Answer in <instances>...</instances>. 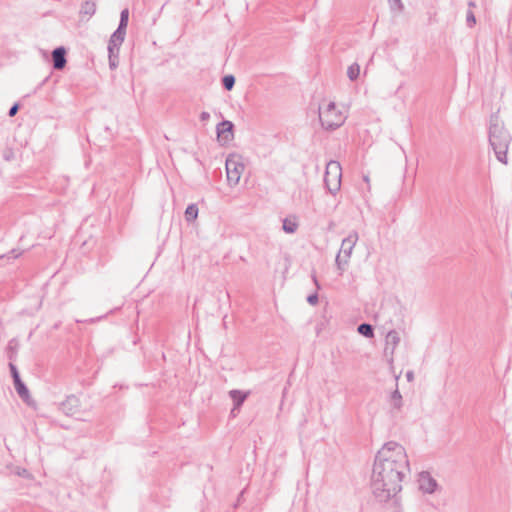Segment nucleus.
I'll use <instances>...</instances> for the list:
<instances>
[{"mask_svg": "<svg viewBox=\"0 0 512 512\" xmlns=\"http://www.w3.org/2000/svg\"><path fill=\"white\" fill-rule=\"evenodd\" d=\"M409 461L403 446L389 441L378 451L371 477V489L380 503L399 505L398 494L402 482L409 473Z\"/></svg>", "mask_w": 512, "mask_h": 512, "instance_id": "1", "label": "nucleus"}, {"mask_svg": "<svg viewBox=\"0 0 512 512\" xmlns=\"http://www.w3.org/2000/svg\"><path fill=\"white\" fill-rule=\"evenodd\" d=\"M489 143L497 160L507 164V151L511 143V135L497 114H493L489 121Z\"/></svg>", "mask_w": 512, "mask_h": 512, "instance_id": "2", "label": "nucleus"}, {"mask_svg": "<svg viewBox=\"0 0 512 512\" xmlns=\"http://www.w3.org/2000/svg\"><path fill=\"white\" fill-rule=\"evenodd\" d=\"M319 119L321 125L326 130H334L344 123V116L340 110L336 108L334 102H329L326 108L319 107Z\"/></svg>", "mask_w": 512, "mask_h": 512, "instance_id": "3", "label": "nucleus"}, {"mask_svg": "<svg viewBox=\"0 0 512 512\" xmlns=\"http://www.w3.org/2000/svg\"><path fill=\"white\" fill-rule=\"evenodd\" d=\"M357 241L358 234L355 231L351 232L346 238L342 240L341 248L335 260L337 268L340 271V275L344 272Z\"/></svg>", "mask_w": 512, "mask_h": 512, "instance_id": "4", "label": "nucleus"}, {"mask_svg": "<svg viewBox=\"0 0 512 512\" xmlns=\"http://www.w3.org/2000/svg\"><path fill=\"white\" fill-rule=\"evenodd\" d=\"M342 168L339 162L330 161L326 165L324 183L327 190L335 195L341 187Z\"/></svg>", "mask_w": 512, "mask_h": 512, "instance_id": "5", "label": "nucleus"}, {"mask_svg": "<svg viewBox=\"0 0 512 512\" xmlns=\"http://www.w3.org/2000/svg\"><path fill=\"white\" fill-rule=\"evenodd\" d=\"M244 171V165L237 155H230L226 159L227 181L230 185L235 186L239 183L240 177Z\"/></svg>", "mask_w": 512, "mask_h": 512, "instance_id": "6", "label": "nucleus"}, {"mask_svg": "<svg viewBox=\"0 0 512 512\" xmlns=\"http://www.w3.org/2000/svg\"><path fill=\"white\" fill-rule=\"evenodd\" d=\"M419 489L423 493L432 494L439 488L437 481L427 471H422L418 477Z\"/></svg>", "mask_w": 512, "mask_h": 512, "instance_id": "7", "label": "nucleus"}, {"mask_svg": "<svg viewBox=\"0 0 512 512\" xmlns=\"http://www.w3.org/2000/svg\"><path fill=\"white\" fill-rule=\"evenodd\" d=\"M80 400L75 395H69L60 404V410L67 416H76L79 413Z\"/></svg>", "mask_w": 512, "mask_h": 512, "instance_id": "8", "label": "nucleus"}, {"mask_svg": "<svg viewBox=\"0 0 512 512\" xmlns=\"http://www.w3.org/2000/svg\"><path fill=\"white\" fill-rule=\"evenodd\" d=\"M234 125L229 120H224L217 125V136L220 141L225 143L233 139Z\"/></svg>", "mask_w": 512, "mask_h": 512, "instance_id": "9", "label": "nucleus"}, {"mask_svg": "<svg viewBox=\"0 0 512 512\" xmlns=\"http://www.w3.org/2000/svg\"><path fill=\"white\" fill-rule=\"evenodd\" d=\"M66 54L67 51L63 46L57 47L52 51V62L55 70H62L66 66Z\"/></svg>", "mask_w": 512, "mask_h": 512, "instance_id": "10", "label": "nucleus"}, {"mask_svg": "<svg viewBox=\"0 0 512 512\" xmlns=\"http://www.w3.org/2000/svg\"><path fill=\"white\" fill-rule=\"evenodd\" d=\"M126 35V29H120L119 27L114 31L111 35L109 43H108V51L113 53V50L119 52V48L123 43Z\"/></svg>", "mask_w": 512, "mask_h": 512, "instance_id": "11", "label": "nucleus"}, {"mask_svg": "<svg viewBox=\"0 0 512 512\" xmlns=\"http://www.w3.org/2000/svg\"><path fill=\"white\" fill-rule=\"evenodd\" d=\"M386 347L385 352L387 353L390 350V353L393 354L394 350L398 346L400 342V335L396 330H390L386 335Z\"/></svg>", "mask_w": 512, "mask_h": 512, "instance_id": "12", "label": "nucleus"}, {"mask_svg": "<svg viewBox=\"0 0 512 512\" xmlns=\"http://www.w3.org/2000/svg\"><path fill=\"white\" fill-rule=\"evenodd\" d=\"M249 392H242L240 390H231L229 392V396L234 402V407L232 409V413H234L235 410L239 409L240 406L244 403L246 398L248 397Z\"/></svg>", "mask_w": 512, "mask_h": 512, "instance_id": "13", "label": "nucleus"}, {"mask_svg": "<svg viewBox=\"0 0 512 512\" xmlns=\"http://www.w3.org/2000/svg\"><path fill=\"white\" fill-rule=\"evenodd\" d=\"M14 383V387H15V390L16 392L18 393L19 397L25 401V402H28L29 398H30V393H29V390L28 388L26 387V385L23 383V381L21 380V378L13 381Z\"/></svg>", "mask_w": 512, "mask_h": 512, "instance_id": "14", "label": "nucleus"}, {"mask_svg": "<svg viewBox=\"0 0 512 512\" xmlns=\"http://www.w3.org/2000/svg\"><path fill=\"white\" fill-rule=\"evenodd\" d=\"M402 404H403V400H402V396L398 390V388H396L392 393H391V396H390V405L396 409V410H400L401 407H402Z\"/></svg>", "mask_w": 512, "mask_h": 512, "instance_id": "15", "label": "nucleus"}, {"mask_svg": "<svg viewBox=\"0 0 512 512\" xmlns=\"http://www.w3.org/2000/svg\"><path fill=\"white\" fill-rule=\"evenodd\" d=\"M198 207L196 204H190L185 210V219L187 222H193L198 217Z\"/></svg>", "mask_w": 512, "mask_h": 512, "instance_id": "16", "label": "nucleus"}, {"mask_svg": "<svg viewBox=\"0 0 512 512\" xmlns=\"http://www.w3.org/2000/svg\"><path fill=\"white\" fill-rule=\"evenodd\" d=\"M96 11V4L93 1H85L81 5L80 13L92 16Z\"/></svg>", "mask_w": 512, "mask_h": 512, "instance_id": "17", "label": "nucleus"}, {"mask_svg": "<svg viewBox=\"0 0 512 512\" xmlns=\"http://www.w3.org/2000/svg\"><path fill=\"white\" fill-rule=\"evenodd\" d=\"M357 331L367 337V338H372L374 336V328L372 325L368 324V323H362L360 324L358 327H357Z\"/></svg>", "mask_w": 512, "mask_h": 512, "instance_id": "18", "label": "nucleus"}, {"mask_svg": "<svg viewBox=\"0 0 512 512\" xmlns=\"http://www.w3.org/2000/svg\"><path fill=\"white\" fill-rule=\"evenodd\" d=\"M283 230L286 232V233H294L297 228H298V223L294 220V219H290V218H285L283 220V226H282Z\"/></svg>", "mask_w": 512, "mask_h": 512, "instance_id": "19", "label": "nucleus"}, {"mask_svg": "<svg viewBox=\"0 0 512 512\" xmlns=\"http://www.w3.org/2000/svg\"><path fill=\"white\" fill-rule=\"evenodd\" d=\"M360 74V66L357 63H353L347 69V76L351 81H355Z\"/></svg>", "mask_w": 512, "mask_h": 512, "instance_id": "20", "label": "nucleus"}, {"mask_svg": "<svg viewBox=\"0 0 512 512\" xmlns=\"http://www.w3.org/2000/svg\"><path fill=\"white\" fill-rule=\"evenodd\" d=\"M223 87L230 91L235 85V77L233 75H226L222 78Z\"/></svg>", "mask_w": 512, "mask_h": 512, "instance_id": "21", "label": "nucleus"}, {"mask_svg": "<svg viewBox=\"0 0 512 512\" xmlns=\"http://www.w3.org/2000/svg\"><path fill=\"white\" fill-rule=\"evenodd\" d=\"M128 20H129V11H128V9H123L120 13V22H119L118 27L120 29H126L127 25H128Z\"/></svg>", "mask_w": 512, "mask_h": 512, "instance_id": "22", "label": "nucleus"}, {"mask_svg": "<svg viewBox=\"0 0 512 512\" xmlns=\"http://www.w3.org/2000/svg\"><path fill=\"white\" fill-rule=\"evenodd\" d=\"M388 3L392 11L402 12L404 10V5L401 0H388Z\"/></svg>", "mask_w": 512, "mask_h": 512, "instance_id": "23", "label": "nucleus"}, {"mask_svg": "<svg viewBox=\"0 0 512 512\" xmlns=\"http://www.w3.org/2000/svg\"><path fill=\"white\" fill-rule=\"evenodd\" d=\"M109 52V65H110V68H116L117 65H118V54L119 52H117L116 50H113V53L111 51H108Z\"/></svg>", "mask_w": 512, "mask_h": 512, "instance_id": "24", "label": "nucleus"}, {"mask_svg": "<svg viewBox=\"0 0 512 512\" xmlns=\"http://www.w3.org/2000/svg\"><path fill=\"white\" fill-rule=\"evenodd\" d=\"M9 369H10L13 381H15V380L20 378L18 369H17V367L13 363H9Z\"/></svg>", "mask_w": 512, "mask_h": 512, "instance_id": "25", "label": "nucleus"}, {"mask_svg": "<svg viewBox=\"0 0 512 512\" xmlns=\"http://www.w3.org/2000/svg\"><path fill=\"white\" fill-rule=\"evenodd\" d=\"M466 22L469 27H472L476 23V18L472 11L467 12Z\"/></svg>", "mask_w": 512, "mask_h": 512, "instance_id": "26", "label": "nucleus"}, {"mask_svg": "<svg viewBox=\"0 0 512 512\" xmlns=\"http://www.w3.org/2000/svg\"><path fill=\"white\" fill-rule=\"evenodd\" d=\"M318 295L317 293L311 294L307 297V302L311 305H316L318 303Z\"/></svg>", "mask_w": 512, "mask_h": 512, "instance_id": "27", "label": "nucleus"}, {"mask_svg": "<svg viewBox=\"0 0 512 512\" xmlns=\"http://www.w3.org/2000/svg\"><path fill=\"white\" fill-rule=\"evenodd\" d=\"M18 110H19V105L17 103H15L14 105H12L10 107V109L8 111V115L10 117H13V116H15L17 114Z\"/></svg>", "mask_w": 512, "mask_h": 512, "instance_id": "28", "label": "nucleus"}, {"mask_svg": "<svg viewBox=\"0 0 512 512\" xmlns=\"http://www.w3.org/2000/svg\"><path fill=\"white\" fill-rule=\"evenodd\" d=\"M210 119V114L208 112H202L200 114V120L205 122V121H208Z\"/></svg>", "mask_w": 512, "mask_h": 512, "instance_id": "29", "label": "nucleus"}, {"mask_svg": "<svg viewBox=\"0 0 512 512\" xmlns=\"http://www.w3.org/2000/svg\"><path fill=\"white\" fill-rule=\"evenodd\" d=\"M406 378H407V380H408V381H412V380L414 379V373H413V371H408V372L406 373Z\"/></svg>", "mask_w": 512, "mask_h": 512, "instance_id": "30", "label": "nucleus"}, {"mask_svg": "<svg viewBox=\"0 0 512 512\" xmlns=\"http://www.w3.org/2000/svg\"><path fill=\"white\" fill-rule=\"evenodd\" d=\"M13 343H14V340H11V341L9 342V346H8V348H9V350H11V351H14V349H15V347L13 346Z\"/></svg>", "mask_w": 512, "mask_h": 512, "instance_id": "31", "label": "nucleus"}, {"mask_svg": "<svg viewBox=\"0 0 512 512\" xmlns=\"http://www.w3.org/2000/svg\"><path fill=\"white\" fill-rule=\"evenodd\" d=\"M312 278H313V281H314L315 285L317 286V289H319V288H320V286H319V284H318V281H317L316 276H315V275H313V276H312Z\"/></svg>", "mask_w": 512, "mask_h": 512, "instance_id": "32", "label": "nucleus"}, {"mask_svg": "<svg viewBox=\"0 0 512 512\" xmlns=\"http://www.w3.org/2000/svg\"><path fill=\"white\" fill-rule=\"evenodd\" d=\"M468 6H469V7H475V2L470 1V2L468 3Z\"/></svg>", "mask_w": 512, "mask_h": 512, "instance_id": "33", "label": "nucleus"}, {"mask_svg": "<svg viewBox=\"0 0 512 512\" xmlns=\"http://www.w3.org/2000/svg\"><path fill=\"white\" fill-rule=\"evenodd\" d=\"M363 180H364L367 184H369V177H368V176H364V177H363Z\"/></svg>", "mask_w": 512, "mask_h": 512, "instance_id": "34", "label": "nucleus"}, {"mask_svg": "<svg viewBox=\"0 0 512 512\" xmlns=\"http://www.w3.org/2000/svg\"><path fill=\"white\" fill-rule=\"evenodd\" d=\"M15 252H16L15 250H12V251H11V253L13 254V257H14V258H17V257L19 256V254H16Z\"/></svg>", "mask_w": 512, "mask_h": 512, "instance_id": "35", "label": "nucleus"}]
</instances>
